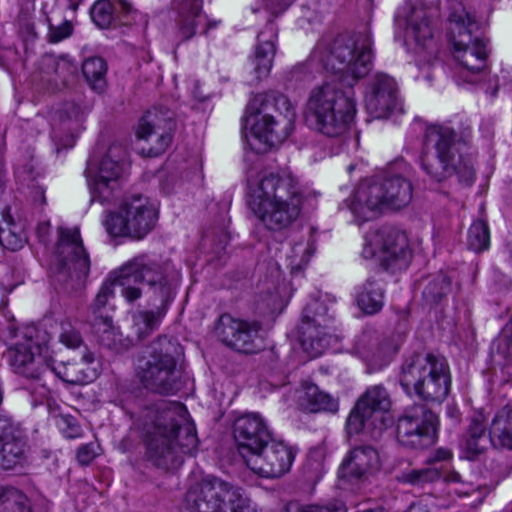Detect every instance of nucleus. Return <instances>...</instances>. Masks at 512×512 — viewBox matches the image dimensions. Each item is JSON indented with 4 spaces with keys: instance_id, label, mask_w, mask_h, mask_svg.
Instances as JSON below:
<instances>
[{
    "instance_id": "1",
    "label": "nucleus",
    "mask_w": 512,
    "mask_h": 512,
    "mask_svg": "<svg viewBox=\"0 0 512 512\" xmlns=\"http://www.w3.org/2000/svg\"><path fill=\"white\" fill-rule=\"evenodd\" d=\"M186 414V407L175 401H161L141 411L135 425L153 465L166 470L175 468L182 462L179 452L193 455L197 451L196 431L185 423Z\"/></svg>"
},
{
    "instance_id": "2",
    "label": "nucleus",
    "mask_w": 512,
    "mask_h": 512,
    "mask_svg": "<svg viewBox=\"0 0 512 512\" xmlns=\"http://www.w3.org/2000/svg\"><path fill=\"white\" fill-rule=\"evenodd\" d=\"M115 275L122 286L121 295L127 302L132 303L142 296L141 289L133 285L135 283H146L153 294L151 304L156 306V310H141L132 316L134 333L138 339H144L159 327L174 298L173 277L167 265L147 254L128 260Z\"/></svg>"
},
{
    "instance_id": "3",
    "label": "nucleus",
    "mask_w": 512,
    "mask_h": 512,
    "mask_svg": "<svg viewBox=\"0 0 512 512\" xmlns=\"http://www.w3.org/2000/svg\"><path fill=\"white\" fill-rule=\"evenodd\" d=\"M471 142V127L457 132L445 123L427 124L420 156L422 170L437 182L457 174L461 182L471 185L475 180V170L472 161L463 156Z\"/></svg>"
},
{
    "instance_id": "4",
    "label": "nucleus",
    "mask_w": 512,
    "mask_h": 512,
    "mask_svg": "<svg viewBox=\"0 0 512 512\" xmlns=\"http://www.w3.org/2000/svg\"><path fill=\"white\" fill-rule=\"evenodd\" d=\"M304 199L299 179L288 170H279L263 174L250 187L248 206L265 228L282 231L297 221Z\"/></svg>"
},
{
    "instance_id": "5",
    "label": "nucleus",
    "mask_w": 512,
    "mask_h": 512,
    "mask_svg": "<svg viewBox=\"0 0 512 512\" xmlns=\"http://www.w3.org/2000/svg\"><path fill=\"white\" fill-rule=\"evenodd\" d=\"M255 118L251 126V136L259 146L250 142L256 153H265L272 147L282 144L293 132L296 119L295 108L289 98L277 92L254 95L248 102L242 122L246 126Z\"/></svg>"
},
{
    "instance_id": "6",
    "label": "nucleus",
    "mask_w": 512,
    "mask_h": 512,
    "mask_svg": "<svg viewBox=\"0 0 512 512\" xmlns=\"http://www.w3.org/2000/svg\"><path fill=\"white\" fill-rule=\"evenodd\" d=\"M179 342L165 335L145 346L134 361L135 375L143 387L160 395H175L183 383L177 368L182 353Z\"/></svg>"
},
{
    "instance_id": "7",
    "label": "nucleus",
    "mask_w": 512,
    "mask_h": 512,
    "mask_svg": "<svg viewBox=\"0 0 512 512\" xmlns=\"http://www.w3.org/2000/svg\"><path fill=\"white\" fill-rule=\"evenodd\" d=\"M314 55L340 83L352 87L372 69V39L367 33L355 37L339 35L331 42L321 41Z\"/></svg>"
},
{
    "instance_id": "8",
    "label": "nucleus",
    "mask_w": 512,
    "mask_h": 512,
    "mask_svg": "<svg viewBox=\"0 0 512 512\" xmlns=\"http://www.w3.org/2000/svg\"><path fill=\"white\" fill-rule=\"evenodd\" d=\"M355 114L356 103L352 94L332 81L315 86L304 107L306 124L332 138L341 136L348 130Z\"/></svg>"
},
{
    "instance_id": "9",
    "label": "nucleus",
    "mask_w": 512,
    "mask_h": 512,
    "mask_svg": "<svg viewBox=\"0 0 512 512\" xmlns=\"http://www.w3.org/2000/svg\"><path fill=\"white\" fill-rule=\"evenodd\" d=\"M399 383L409 396L415 394L426 402L441 403L451 386L449 365L444 357L432 353L414 354L402 363Z\"/></svg>"
},
{
    "instance_id": "10",
    "label": "nucleus",
    "mask_w": 512,
    "mask_h": 512,
    "mask_svg": "<svg viewBox=\"0 0 512 512\" xmlns=\"http://www.w3.org/2000/svg\"><path fill=\"white\" fill-rule=\"evenodd\" d=\"M6 357L12 371L24 378L40 380L50 367L49 335L35 325L9 327L4 335Z\"/></svg>"
},
{
    "instance_id": "11",
    "label": "nucleus",
    "mask_w": 512,
    "mask_h": 512,
    "mask_svg": "<svg viewBox=\"0 0 512 512\" xmlns=\"http://www.w3.org/2000/svg\"><path fill=\"white\" fill-rule=\"evenodd\" d=\"M412 196L413 187L408 179L387 175L382 181L360 184L348 207L361 222H365L376 217L383 208L398 210L407 206Z\"/></svg>"
},
{
    "instance_id": "12",
    "label": "nucleus",
    "mask_w": 512,
    "mask_h": 512,
    "mask_svg": "<svg viewBox=\"0 0 512 512\" xmlns=\"http://www.w3.org/2000/svg\"><path fill=\"white\" fill-rule=\"evenodd\" d=\"M90 271V258L78 227L60 228L56 244V255L49 274L54 283L68 292L85 286Z\"/></svg>"
},
{
    "instance_id": "13",
    "label": "nucleus",
    "mask_w": 512,
    "mask_h": 512,
    "mask_svg": "<svg viewBox=\"0 0 512 512\" xmlns=\"http://www.w3.org/2000/svg\"><path fill=\"white\" fill-rule=\"evenodd\" d=\"M449 20L453 56L462 69L465 80L472 82V76L486 68L487 44L480 36L475 18L465 8L452 12Z\"/></svg>"
},
{
    "instance_id": "14",
    "label": "nucleus",
    "mask_w": 512,
    "mask_h": 512,
    "mask_svg": "<svg viewBox=\"0 0 512 512\" xmlns=\"http://www.w3.org/2000/svg\"><path fill=\"white\" fill-rule=\"evenodd\" d=\"M185 512H238L246 506L245 491L214 476L202 479L186 493Z\"/></svg>"
},
{
    "instance_id": "15",
    "label": "nucleus",
    "mask_w": 512,
    "mask_h": 512,
    "mask_svg": "<svg viewBox=\"0 0 512 512\" xmlns=\"http://www.w3.org/2000/svg\"><path fill=\"white\" fill-rule=\"evenodd\" d=\"M391 404L390 394L384 385L369 386L359 397L347 418L348 433L358 434L366 431L372 438L380 437L391 423L385 415Z\"/></svg>"
},
{
    "instance_id": "16",
    "label": "nucleus",
    "mask_w": 512,
    "mask_h": 512,
    "mask_svg": "<svg viewBox=\"0 0 512 512\" xmlns=\"http://www.w3.org/2000/svg\"><path fill=\"white\" fill-rule=\"evenodd\" d=\"M157 210L149 199L136 194L122 203L119 212L109 213L104 220L107 233L114 237L143 239L155 227Z\"/></svg>"
},
{
    "instance_id": "17",
    "label": "nucleus",
    "mask_w": 512,
    "mask_h": 512,
    "mask_svg": "<svg viewBox=\"0 0 512 512\" xmlns=\"http://www.w3.org/2000/svg\"><path fill=\"white\" fill-rule=\"evenodd\" d=\"M361 254L365 259H375L384 270L392 273L405 270L412 257L407 235L389 226L369 236Z\"/></svg>"
},
{
    "instance_id": "18",
    "label": "nucleus",
    "mask_w": 512,
    "mask_h": 512,
    "mask_svg": "<svg viewBox=\"0 0 512 512\" xmlns=\"http://www.w3.org/2000/svg\"><path fill=\"white\" fill-rule=\"evenodd\" d=\"M334 322V315L329 313L324 301L315 299L305 306L299 327L300 341L312 357L322 355L331 345L335 332Z\"/></svg>"
},
{
    "instance_id": "19",
    "label": "nucleus",
    "mask_w": 512,
    "mask_h": 512,
    "mask_svg": "<svg viewBox=\"0 0 512 512\" xmlns=\"http://www.w3.org/2000/svg\"><path fill=\"white\" fill-rule=\"evenodd\" d=\"M437 421V416L425 405L408 407L397 420L398 442L411 449L428 447L433 442Z\"/></svg>"
},
{
    "instance_id": "20",
    "label": "nucleus",
    "mask_w": 512,
    "mask_h": 512,
    "mask_svg": "<svg viewBox=\"0 0 512 512\" xmlns=\"http://www.w3.org/2000/svg\"><path fill=\"white\" fill-rule=\"evenodd\" d=\"M128 166L126 149L120 145H111L92 181V200L103 204L116 199Z\"/></svg>"
},
{
    "instance_id": "21",
    "label": "nucleus",
    "mask_w": 512,
    "mask_h": 512,
    "mask_svg": "<svg viewBox=\"0 0 512 512\" xmlns=\"http://www.w3.org/2000/svg\"><path fill=\"white\" fill-rule=\"evenodd\" d=\"M262 324L257 320L220 316L215 328L217 337L228 347L246 354L257 353L263 347Z\"/></svg>"
},
{
    "instance_id": "22",
    "label": "nucleus",
    "mask_w": 512,
    "mask_h": 512,
    "mask_svg": "<svg viewBox=\"0 0 512 512\" xmlns=\"http://www.w3.org/2000/svg\"><path fill=\"white\" fill-rule=\"evenodd\" d=\"M296 451L273 436L259 451L247 458L246 466L255 474L267 479L280 478L290 471Z\"/></svg>"
},
{
    "instance_id": "23",
    "label": "nucleus",
    "mask_w": 512,
    "mask_h": 512,
    "mask_svg": "<svg viewBox=\"0 0 512 512\" xmlns=\"http://www.w3.org/2000/svg\"><path fill=\"white\" fill-rule=\"evenodd\" d=\"M175 121L170 112L162 108L148 110L139 120L136 136L151 144L148 155L156 157L162 154L172 142Z\"/></svg>"
},
{
    "instance_id": "24",
    "label": "nucleus",
    "mask_w": 512,
    "mask_h": 512,
    "mask_svg": "<svg viewBox=\"0 0 512 512\" xmlns=\"http://www.w3.org/2000/svg\"><path fill=\"white\" fill-rule=\"evenodd\" d=\"M233 435L238 452L246 463L252 453L259 451L270 440L272 433L260 414L248 413L235 420Z\"/></svg>"
},
{
    "instance_id": "25",
    "label": "nucleus",
    "mask_w": 512,
    "mask_h": 512,
    "mask_svg": "<svg viewBox=\"0 0 512 512\" xmlns=\"http://www.w3.org/2000/svg\"><path fill=\"white\" fill-rule=\"evenodd\" d=\"M398 349V342L391 338L381 339L373 331H363L354 343V351L367 364L369 373L387 366Z\"/></svg>"
},
{
    "instance_id": "26",
    "label": "nucleus",
    "mask_w": 512,
    "mask_h": 512,
    "mask_svg": "<svg viewBox=\"0 0 512 512\" xmlns=\"http://www.w3.org/2000/svg\"><path fill=\"white\" fill-rule=\"evenodd\" d=\"M176 16L174 18V35L179 43L191 40L202 28L207 35L210 24L202 10V0H174Z\"/></svg>"
},
{
    "instance_id": "27",
    "label": "nucleus",
    "mask_w": 512,
    "mask_h": 512,
    "mask_svg": "<svg viewBox=\"0 0 512 512\" xmlns=\"http://www.w3.org/2000/svg\"><path fill=\"white\" fill-rule=\"evenodd\" d=\"M398 87L396 81L387 74L374 76L370 91L365 96V106L374 118H386L397 107Z\"/></svg>"
},
{
    "instance_id": "28",
    "label": "nucleus",
    "mask_w": 512,
    "mask_h": 512,
    "mask_svg": "<svg viewBox=\"0 0 512 512\" xmlns=\"http://www.w3.org/2000/svg\"><path fill=\"white\" fill-rule=\"evenodd\" d=\"M405 33L415 41L419 49L426 50L428 62L437 58L438 45L434 39V27L429 13L424 7H413L406 16Z\"/></svg>"
},
{
    "instance_id": "29",
    "label": "nucleus",
    "mask_w": 512,
    "mask_h": 512,
    "mask_svg": "<svg viewBox=\"0 0 512 512\" xmlns=\"http://www.w3.org/2000/svg\"><path fill=\"white\" fill-rule=\"evenodd\" d=\"M94 362V354L86 346L81 352L80 361H67L55 363L50 359L48 371L53 372L62 381L71 385H84L92 382L97 377L95 368L90 367Z\"/></svg>"
},
{
    "instance_id": "30",
    "label": "nucleus",
    "mask_w": 512,
    "mask_h": 512,
    "mask_svg": "<svg viewBox=\"0 0 512 512\" xmlns=\"http://www.w3.org/2000/svg\"><path fill=\"white\" fill-rule=\"evenodd\" d=\"M379 455L371 446L355 447L342 462L338 476L348 481L359 480L365 474L379 467Z\"/></svg>"
},
{
    "instance_id": "31",
    "label": "nucleus",
    "mask_w": 512,
    "mask_h": 512,
    "mask_svg": "<svg viewBox=\"0 0 512 512\" xmlns=\"http://www.w3.org/2000/svg\"><path fill=\"white\" fill-rule=\"evenodd\" d=\"M489 445L496 446V441L492 439L491 429L487 433L482 417H474L460 442L464 457L468 460H474L482 454Z\"/></svg>"
},
{
    "instance_id": "32",
    "label": "nucleus",
    "mask_w": 512,
    "mask_h": 512,
    "mask_svg": "<svg viewBox=\"0 0 512 512\" xmlns=\"http://www.w3.org/2000/svg\"><path fill=\"white\" fill-rule=\"evenodd\" d=\"M276 38L277 33L272 23L267 24L257 36V46L253 64L258 79L267 77L270 73L276 52Z\"/></svg>"
},
{
    "instance_id": "33",
    "label": "nucleus",
    "mask_w": 512,
    "mask_h": 512,
    "mask_svg": "<svg viewBox=\"0 0 512 512\" xmlns=\"http://www.w3.org/2000/svg\"><path fill=\"white\" fill-rule=\"evenodd\" d=\"M385 284L382 280L369 277L356 291L357 306L367 315L380 312L384 306Z\"/></svg>"
},
{
    "instance_id": "34",
    "label": "nucleus",
    "mask_w": 512,
    "mask_h": 512,
    "mask_svg": "<svg viewBox=\"0 0 512 512\" xmlns=\"http://www.w3.org/2000/svg\"><path fill=\"white\" fill-rule=\"evenodd\" d=\"M443 479L447 483H460L462 477L457 471H446L442 466H429L403 472L399 480L413 486H424Z\"/></svg>"
},
{
    "instance_id": "35",
    "label": "nucleus",
    "mask_w": 512,
    "mask_h": 512,
    "mask_svg": "<svg viewBox=\"0 0 512 512\" xmlns=\"http://www.w3.org/2000/svg\"><path fill=\"white\" fill-rule=\"evenodd\" d=\"M301 407L312 413L317 412H337L338 401L329 394L321 391L314 384L304 386L302 395L300 396Z\"/></svg>"
},
{
    "instance_id": "36",
    "label": "nucleus",
    "mask_w": 512,
    "mask_h": 512,
    "mask_svg": "<svg viewBox=\"0 0 512 512\" xmlns=\"http://www.w3.org/2000/svg\"><path fill=\"white\" fill-rule=\"evenodd\" d=\"M1 465L4 469H13L26 458V441L23 431L0 443Z\"/></svg>"
},
{
    "instance_id": "37",
    "label": "nucleus",
    "mask_w": 512,
    "mask_h": 512,
    "mask_svg": "<svg viewBox=\"0 0 512 512\" xmlns=\"http://www.w3.org/2000/svg\"><path fill=\"white\" fill-rule=\"evenodd\" d=\"M491 435L496 441V446L512 451V407L510 405H505L494 416Z\"/></svg>"
},
{
    "instance_id": "38",
    "label": "nucleus",
    "mask_w": 512,
    "mask_h": 512,
    "mask_svg": "<svg viewBox=\"0 0 512 512\" xmlns=\"http://www.w3.org/2000/svg\"><path fill=\"white\" fill-rule=\"evenodd\" d=\"M121 11L125 15H129L132 6L124 0H118L116 4H112L108 0H99L91 8L90 14L93 22L100 28H108L115 17V13Z\"/></svg>"
},
{
    "instance_id": "39",
    "label": "nucleus",
    "mask_w": 512,
    "mask_h": 512,
    "mask_svg": "<svg viewBox=\"0 0 512 512\" xmlns=\"http://www.w3.org/2000/svg\"><path fill=\"white\" fill-rule=\"evenodd\" d=\"M0 512H33V506L22 490L0 485Z\"/></svg>"
},
{
    "instance_id": "40",
    "label": "nucleus",
    "mask_w": 512,
    "mask_h": 512,
    "mask_svg": "<svg viewBox=\"0 0 512 512\" xmlns=\"http://www.w3.org/2000/svg\"><path fill=\"white\" fill-rule=\"evenodd\" d=\"M91 328L99 343L104 347L115 349L121 342V335L113 325L112 317L109 315L93 317Z\"/></svg>"
},
{
    "instance_id": "41",
    "label": "nucleus",
    "mask_w": 512,
    "mask_h": 512,
    "mask_svg": "<svg viewBox=\"0 0 512 512\" xmlns=\"http://www.w3.org/2000/svg\"><path fill=\"white\" fill-rule=\"evenodd\" d=\"M82 72L85 79L94 90L98 92L103 91L107 72V65L103 58H87L82 64Z\"/></svg>"
},
{
    "instance_id": "42",
    "label": "nucleus",
    "mask_w": 512,
    "mask_h": 512,
    "mask_svg": "<svg viewBox=\"0 0 512 512\" xmlns=\"http://www.w3.org/2000/svg\"><path fill=\"white\" fill-rule=\"evenodd\" d=\"M120 270V267L114 270L109 278L103 282L100 289L98 290L94 301L92 302L90 309L92 311L93 317L103 315L101 313L102 309L106 307L111 299L114 298V286L118 285L122 288L120 283L116 279V273Z\"/></svg>"
},
{
    "instance_id": "43",
    "label": "nucleus",
    "mask_w": 512,
    "mask_h": 512,
    "mask_svg": "<svg viewBox=\"0 0 512 512\" xmlns=\"http://www.w3.org/2000/svg\"><path fill=\"white\" fill-rule=\"evenodd\" d=\"M490 245V231L484 220H476L468 230V246L475 252H482Z\"/></svg>"
},
{
    "instance_id": "44",
    "label": "nucleus",
    "mask_w": 512,
    "mask_h": 512,
    "mask_svg": "<svg viewBox=\"0 0 512 512\" xmlns=\"http://www.w3.org/2000/svg\"><path fill=\"white\" fill-rule=\"evenodd\" d=\"M451 281L445 274H438L430 280L423 290V297L427 302L437 303L450 291Z\"/></svg>"
},
{
    "instance_id": "45",
    "label": "nucleus",
    "mask_w": 512,
    "mask_h": 512,
    "mask_svg": "<svg viewBox=\"0 0 512 512\" xmlns=\"http://www.w3.org/2000/svg\"><path fill=\"white\" fill-rule=\"evenodd\" d=\"M15 228L12 222H7L6 227L0 226V245L11 251L21 249L25 242L22 234Z\"/></svg>"
},
{
    "instance_id": "46",
    "label": "nucleus",
    "mask_w": 512,
    "mask_h": 512,
    "mask_svg": "<svg viewBox=\"0 0 512 512\" xmlns=\"http://www.w3.org/2000/svg\"><path fill=\"white\" fill-rule=\"evenodd\" d=\"M282 512H346V507L342 502H331L326 505H304L288 504Z\"/></svg>"
},
{
    "instance_id": "47",
    "label": "nucleus",
    "mask_w": 512,
    "mask_h": 512,
    "mask_svg": "<svg viewBox=\"0 0 512 512\" xmlns=\"http://www.w3.org/2000/svg\"><path fill=\"white\" fill-rule=\"evenodd\" d=\"M73 24L69 20H64L60 24H54L48 19V34L47 39L49 43L56 44L73 34Z\"/></svg>"
},
{
    "instance_id": "48",
    "label": "nucleus",
    "mask_w": 512,
    "mask_h": 512,
    "mask_svg": "<svg viewBox=\"0 0 512 512\" xmlns=\"http://www.w3.org/2000/svg\"><path fill=\"white\" fill-rule=\"evenodd\" d=\"M59 118L65 129L71 131L83 119L82 108L75 103H68L59 114Z\"/></svg>"
},
{
    "instance_id": "49",
    "label": "nucleus",
    "mask_w": 512,
    "mask_h": 512,
    "mask_svg": "<svg viewBox=\"0 0 512 512\" xmlns=\"http://www.w3.org/2000/svg\"><path fill=\"white\" fill-rule=\"evenodd\" d=\"M453 460V452L449 448L439 447L431 451L425 460V464L431 466L443 467L446 471L445 464L450 463Z\"/></svg>"
},
{
    "instance_id": "50",
    "label": "nucleus",
    "mask_w": 512,
    "mask_h": 512,
    "mask_svg": "<svg viewBox=\"0 0 512 512\" xmlns=\"http://www.w3.org/2000/svg\"><path fill=\"white\" fill-rule=\"evenodd\" d=\"M20 424L10 415L0 414V443L21 431Z\"/></svg>"
},
{
    "instance_id": "51",
    "label": "nucleus",
    "mask_w": 512,
    "mask_h": 512,
    "mask_svg": "<svg viewBox=\"0 0 512 512\" xmlns=\"http://www.w3.org/2000/svg\"><path fill=\"white\" fill-rule=\"evenodd\" d=\"M60 341L65 346L72 349L80 348L81 346L83 348L85 346L83 345V340L80 332L75 328L71 327L70 325L62 326Z\"/></svg>"
},
{
    "instance_id": "52",
    "label": "nucleus",
    "mask_w": 512,
    "mask_h": 512,
    "mask_svg": "<svg viewBox=\"0 0 512 512\" xmlns=\"http://www.w3.org/2000/svg\"><path fill=\"white\" fill-rule=\"evenodd\" d=\"M76 72V67L65 60L55 62V74L63 85H66Z\"/></svg>"
},
{
    "instance_id": "53",
    "label": "nucleus",
    "mask_w": 512,
    "mask_h": 512,
    "mask_svg": "<svg viewBox=\"0 0 512 512\" xmlns=\"http://www.w3.org/2000/svg\"><path fill=\"white\" fill-rule=\"evenodd\" d=\"M96 456L97 450L93 443L81 445L77 450V460L81 465L90 464Z\"/></svg>"
},
{
    "instance_id": "54",
    "label": "nucleus",
    "mask_w": 512,
    "mask_h": 512,
    "mask_svg": "<svg viewBox=\"0 0 512 512\" xmlns=\"http://www.w3.org/2000/svg\"><path fill=\"white\" fill-rule=\"evenodd\" d=\"M51 225L49 221L38 223L35 229V236L40 244L47 247L51 242Z\"/></svg>"
},
{
    "instance_id": "55",
    "label": "nucleus",
    "mask_w": 512,
    "mask_h": 512,
    "mask_svg": "<svg viewBox=\"0 0 512 512\" xmlns=\"http://www.w3.org/2000/svg\"><path fill=\"white\" fill-rule=\"evenodd\" d=\"M446 413L451 419L458 420L460 417V411L459 409L452 404H448L446 407Z\"/></svg>"
},
{
    "instance_id": "56",
    "label": "nucleus",
    "mask_w": 512,
    "mask_h": 512,
    "mask_svg": "<svg viewBox=\"0 0 512 512\" xmlns=\"http://www.w3.org/2000/svg\"><path fill=\"white\" fill-rule=\"evenodd\" d=\"M68 1V9L72 10V11H76L80 5V3L83 1V0H67Z\"/></svg>"
},
{
    "instance_id": "57",
    "label": "nucleus",
    "mask_w": 512,
    "mask_h": 512,
    "mask_svg": "<svg viewBox=\"0 0 512 512\" xmlns=\"http://www.w3.org/2000/svg\"><path fill=\"white\" fill-rule=\"evenodd\" d=\"M207 22L210 24V29L216 27V24H217L216 22H212L208 18H207Z\"/></svg>"
},
{
    "instance_id": "58",
    "label": "nucleus",
    "mask_w": 512,
    "mask_h": 512,
    "mask_svg": "<svg viewBox=\"0 0 512 512\" xmlns=\"http://www.w3.org/2000/svg\"><path fill=\"white\" fill-rule=\"evenodd\" d=\"M76 429H77V427L72 428L73 432H76V431H75ZM74 436H75V434H74V433L69 434V437H74Z\"/></svg>"
},
{
    "instance_id": "59",
    "label": "nucleus",
    "mask_w": 512,
    "mask_h": 512,
    "mask_svg": "<svg viewBox=\"0 0 512 512\" xmlns=\"http://www.w3.org/2000/svg\"><path fill=\"white\" fill-rule=\"evenodd\" d=\"M43 456L44 457H48V452L47 451H43Z\"/></svg>"
},
{
    "instance_id": "60",
    "label": "nucleus",
    "mask_w": 512,
    "mask_h": 512,
    "mask_svg": "<svg viewBox=\"0 0 512 512\" xmlns=\"http://www.w3.org/2000/svg\"><path fill=\"white\" fill-rule=\"evenodd\" d=\"M300 247H301V245H300V244H297V245H295L294 250H296V249H298V248H300Z\"/></svg>"
},
{
    "instance_id": "61",
    "label": "nucleus",
    "mask_w": 512,
    "mask_h": 512,
    "mask_svg": "<svg viewBox=\"0 0 512 512\" xmlns=\"http://www.w3.org/2000/svg\"><path fill=\"white\" fill-rule=\"evenodd\" d=\"M42 388H44V391H48L47 388H45V385H42Z\"/></svg>"
},
{
    "instance_id": "62",
    "label": "nucleus",
    "mask_w": 512,
    "mask_h": 512,
    "mask_svg": "<svg viewBox=\"0 0 512 512\" xmlns=\"http://www.w3.org/2000/svg\"><path fill=\"white\" fill-rule=\"evenodd\" d=\"M42 388H44V391H48L47 388H45V385H42Z\"/></svg>"
}]
</instances>
